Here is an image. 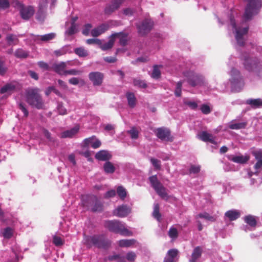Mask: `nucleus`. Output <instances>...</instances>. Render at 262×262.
<instances>
[{
    "instance_id": "43",
    "label": "nucleus",
    "mask_w": 262,
    "mask_h": 262,
    "mask_svg": "<svg viewBox=\"0 0 262 262\" xmlns=\"http://www.w3.org/2000/svg\"><path fill=\"white\" fill-rule=\"evenodd\" d=\"M133 83L135 86H138L140 88L146 89L147 87V85L145 82L140 79H134Z\"/></svg>"
},
{
    "instance_id": "11",
    "label": "nucleus",
    "mask_w": 262,
    "mask_h": 262,
    "mask_svg": "<svg viewBox=\"0 0 262 262\" xmlns=\"http://www.w3.org/2000/svg\"><path fill=\"white\" fill-rule=\"evenodd\" d=\"M155 133L157 137L162 140L170 142L173 141V137L171 136L170 130L167 128H158L156 130Z\"/></svg>"
},
{
    "instance_id": "19",
    "label": "nucleus",
    "mask_w": 262,
    "mask_h": 262,
    "mask_svg": "<svg viewBox=\"0 0 262 262\" xmlns=\"http://www.w3.org/2000/svg\"><path fill=\"white\" fill-rule=\"evenodd\" d=\"M101 145V142L95 139V136L85 139L83 141V146L84 147H88L91 145V147L94 149L99 148Z\"/></svg>"
},
{
    "instance_id": "60",
    "label": "nucleus",
    "mask_w": 262,
    "mask_h": 262,
    "mask_svg": "<svg viewBox=\"0 0 262 262\" xmlns=\"http://www.w3.org/2000/svg\"><path fill=\"white\" fill-rule=\"evenodd\" d=\"M9 0H0V9H6L9 7Z\"/></svg>"
},
{
    "instance_id": "61",
    "label": "nucleus",
    "mask_w": 262,
    "mask_h": 262,
    "mask_svg": "<svg viewBox=\"0 0 262 262\" xmlns=\"http://www.w3.org/2000/svg\"><path fill=\"white\" fill-rule=\"evenodd\" d=\"M86 42L88 44H101V40L98 38H89L86 39Z\"/></svg>"
},
{
    "instance_id": "27",
    "label": "nucleus",
    "mask_w": 262,
    "mask_h": 262,
    "mask_svg": "<svg viewBox=\"0 0 262 262\" xmlns=\"http://www.w3.org/2000/svg\"><path fill=\"white\" fill-rule=\"evenodd\" d=\"M244 222L251 227L255 228L257 224L256 216L249 214L244 217Z\"/></svg>"
},
{
    "instance_id": "42",
    "label": "nucleus",
    "mask_w": 262,
    "mask_h": 262,
    "mask_svg": "<svg viewBox=\"0 0 262 262\" xmlns=\"http://www.w3.org/2000/svg\"><path fill=\"white\" fill-rule=\"evenodd\" d=\"M7 70L8 69L6 66V63H5V60L2 57H0V76H4Z\"/></svg>"
},
{
    "instance_id": "13",
    "label": "nucleus",
    "mask_w": 262,
    "mask_h": 262,
    "mask_svg": "<svg viewBox=\"0 0 262 262\" xmlns=\"http://www.w3.org/2000/svg\"><path fill=\"white\" fill-rule=\"evenodd\" d=\"M19 14L21 18L28 20L34 14L35 10L32 6L24 5L19 10Z\"/></svg>"
},
{
    "instance_id": "18",
    "label": "nucleus",
    "mask_w": 262,
    "mask_h": 262,
    "mask_svg": "<svg viewBox=\"0 0 262 262\" xmlns=\"http://www.w3.org/2000/svg\"><path fill=\"white\" fill-rule=\"evenodd\" d=\"M123 0H114L111 4L108 5L105 8L104 12L106 14H110L115 10H117L121 4Z\"/></svg>"
},
{
    "instance_id": "15",
    "label": "nucleus",
    "mask_w": 262,
    "mask_h": 262,
    "mask_svg": "<svg viewBox=\"0 0 262 262\" xmlns=\"http://www.w3.org/2000/svg\"><path fill=\"white\" fill-rule=\"evenodd\" d=\"M131 212V208L126 205L119 206L113 211V214L120 217L126 216Z\"/></svg>"
},
{
    "instance_id": "22",
    "label": "nucleus",
    "mask_w": 262,
    "mask_h": 262,
    "mask_svg": "<svg viewBox=\"0 0 262 262\" xmlns=\"http://www.w3.org/2000/svg\"><path fill=\"white\" fill-rule=\"evenodd\" d=\"M67 67L66 62H63V61H61L59 63H55L53 66V69L54 72H56L57 74L60 76L64 75L66 76L65 72L67 71L66 69Z\"/></svg>"
},
{
    "instance_id": "24",
    "label": "nucleus",
    "mask_w": 262,
    "mask_h": 262,
    "mask_svg": "<svg viewBox=\"0 0 262 262\" xmlns=\"http://www.w3.org/2000/svg\"><path fill=\"white\" fill-rule=\"evenodd\" d=\"M202 254V248L200 246H196L192 251L191 253V258L190 259L189 262H196L199 257Z\"/></svg>"
},
{
    "instance_id": "41",
    "label": "nucleus",
    "mask_w": 262,
    "mask_h": 262,
    "mask_svg": "<svg viewBox=\"0 0 262 262\" xmlns=\"http://www.w3.org/2000/svg\"><path fill=\"white\" fill-rule=\"evenodd\" d=\"M108 260H117V262H126L124 257L119 254L110 255L108 257Z\"/></svg>"
},
{
    "instance_id": "8",
    "label": "nucleus",
    "mask_w": 262,
    "mask_h": 262,
    "mask_svg": "<svg viewBox=\"0 0 262 262\" xmlns=\"http://www.w3.org/2000/svg\"><path fill=\"white\" fill-rule=\"evenodd\" d=\"M149 180L152 187L154 188L158 194L163 199L167 200L168 198V195L166 192V189L158 180L157 175L150 177Z\"/></svg>"
},
{
    "instance_id": "44",
    "label": "nucleus",
    "mask_w": 262,
    "mask_h": 262,
    "mask_svg": "<svg viewBox=\"0 0 262 262\" xmlns=\"http://www.w3.org/2000/svg\"><path fill=\"white\" fill-rule=\"evenodd\" d=\"M252 155L257 161L256 164H262V151L257 150L252 152Z\"/></svg>"
},
{
    "instance_id": "9",
    "label": "nucleus",
    "mask_w": 262,
    "mask_h": 262,
    "mask_svg": "<svg viewBox=\"0 0 262 262\" xmlns=\"http://www.w3.org/2000/svg\"><path fill=\"white\" fill-rule=\"evenodd\" d=\"M154 21L150 18H145L142 21L137 23L136 26L139 34L141 36H145L152 29Z\"/></svg>"
},
{
    "instance_id": "38",
    "label": "nucleus",
    "mask_w": 262,
    "mask_h": 262,
    "mask_svg": "<svg viewBox=\"0 0 262 262\" xmlns=\"http://www.w3.org/2000/svg\"><path fill=\"white\" fill-rule=\"evenodd\" d=\"M56 36V34L53 32L46 34L40 36V39L43 41H48L53 39Z\"/></svg>"
},
{
    "instance_id": "55",
    "label": "nucleus",
    "mask_w": 262,
    "mask_h": 262,
    "mask_svg": "<svg viewBox=\"0 0 262 262\" xmlns=\"http://www.w3.org/2000/svg\"><path fill=\"white\" fill-rule=\"evenodd\" d=\"M76 32V25L75 23H71V25L69 28L67 30L66 33L69 35H72L75 33Z\"/></svg>"
},
{
    "instance_id": "20",
    "label": "nucleus",
    "mask_w": 262,
    "mask_h": 262,
    "mask_svg": "<svg viewBox=\"0 0 262 262\" xmlns=\"http://www.w3.org/2000/svg\"><path fill=\"white\" fill-rule=\"evenodd\" d=\"M109 28V25L107 23H103L96 28L92 29L91 33L94 37H97L104 33Z\"/></svg>"
},
{
    "instance_id": "21",
    "label": "nucleus",
    "mask_w": 262,
    "mask_h": 262,
    "mask_svg": "<svg viewBox=\"0 0 262 262\" xmlns=\"http://www.w3.org/2000/svg\"><path fill=\"white\" fill-rule=\"evenodd\" d=\"M121 35L120 33H115L113 34L110 37L109 40L108 42H105L104 43H102L101 41V44L99 45L100 48L102 50H107L111 48H112L114 45L115 42V38L116 36H120Z\"/></svg>"
},
{
    "instance_id": "16",
    "label": "nucleus",
    "mask_w": 262,
    "mask_h": 262,
    "mask_svg": "<svg viewBox=\"0 0 262 262\" xmlns=\"http://www.w3.org/2000/svg\"><path fill=\"white\" fill-rule=\"evenodd\" d=\"M95 158L99 161H106L105 164H112L109 161L112 157L111 152L107 150H100L95 155Z\"/></svg>"
},
{
    "instance_id": "50",
    "label": "nucleus",
    "mask_w": 262,
    "mask_h": 262,
    "mask_svg": "<svg viewBox=\"0 0 262 262\" xmlns=\"http://www.w3.org/2000/svg\"><path fill=\"white\" fill-rule=\"evenodd\" d=\"M66 76L67 75H80L82 74V71H79V70H75V69H72V70H67L65 72Z\"/></svg>"
},
{
    "instance_id": "28",
    "label": "nucleus",
    "mask_w": 262,
    "mask_h": 262,
    "mask_svg": "<svg viewBox=\"0 0 262 262\" xmlns=\"http://www.w3.org/2000/svg\"><path fill=\"white\" fill-rule=\"evenodd\" d=\"M79 129V127L75 126L70 130H68L62 133L61 137L62 138H72L78 133Z\"/></svg>"
},
{
    "instance_id": "10",
    "label": "nucleus",
    "mask_w": 262,
    "mask_h": 262,
    "mask_svg": "<svg viewBox=\"0 0 262 262\" xmlns=\"http://www.w3.org/2000/svg\"><path fill=\"white\" fill-rule=\"evenodd\" d=\"M230 75L231 76L230 82L232 88L235 89L236 88L243 86L244 81L238 70L233 68L231 70Z\"/></svg>"
},
{
    "instance_id": "52",
    "label": "nucleus",
    "mask_w": 262,
    "mask_h": 262,
    "mask_svg": "<svg viewBox=\"0 0 262 262\" xmlns=\"http://www.w3.org/2000/svg\"><path fill=\"white\" fill-rule=\"evenodd\" d=\"M127 133L130 135L133 139H137L139 137V132L134 127H133L130 130H128Z\"/></svg>"
},
{
    "instance_id": "63",
    "label": "nucleus",
    "mask_w": 262,
    "mask_h": 262,
    "mask_svg": "<svg viewBox=\"0 0 262 262\" xmlns=\"http://www.w3.org/2000/svg\"><path fill=\"white\" fill-rule=\"evenodd\" d=\"M57 110L59 114L61 115H64L67 114V110L62 104H58Z\"/></svg>"
},
{
    "instance_id": "62",
    "label": "nucleus",
    "mask_w": 262,
    "mask_h": 262,
    "mask_svg": "<svg viewBox=\"0 0 262 262\" xmlns=\"http://www.w3.org/2000/svg\"><path fill=\"white\" fill-rule=\"evenodd\" d=\"M92 27V26L91 24H86L84 25V28L82 30V33L85 36H87L89 34L90 30L91 28Z\"/></svg>"
},
{
    "instance_id": "47",
    "label": "nucleus",
    "mask_w": 262,
    "mask_h": 262,
    "mask_svg": "<svg viewBox=\"0 0 262 262\" xmlns=\"http://www.w3.org/2000/svg\"><path fill=\"white\" fill-rule=\"evenodd\" d=\"M179 253V250L177 249H171L168 251L167 255L168 257L169 258H172L174 259V258L177 257Z\"/></svg>"
},
{
    "instance_id": "17",
    "label": "nucleus",
    "mask_w": 262,
    "mask_h": 262,
    "mask_svg": "<svg viewBox=\"0 0 262 262\" xmlns=\"http://www.w3.org/2000/svg\"><path fill=\"white\" fill-rule=\"evenodd\" d=\"M198 136H199V139L205 142H210L214 145L216 144V142L214 140L215 137L206 131H203L200 133L198 135Z\"/></svg>"
},
{
    "instance_id": "14",
    "label": "nucleus",
    "mask_w": 262,
    "mask_h": 262,
    "mask_svg": "<svg viewBox=\"0 0 262 262\" xmlns=\"http://www.w3.org/2000/svg\"><path fill=\"white\" fill-rule=\"evenodd\" d=\"M248 31V27L241 29H236L235 37L238 45L239 46H244L245 45V42L243 36L247 33Z\"/></svg>"
},
{
    "instance_id": "30",
    "label": "nucleus",
    "mask_w": 262,
    "mask_h": 262,
    "mask_svg": "<svg viewBox=\"0 0 262 262\" xmlns=\"http://www.w3.org/2000/svg\"><path fill=\"white\" fill-rule=\"evenodd\" d=\"M16 89V86L13 83H7L3 86V88H1L0 89V93L3 94L6 93H10L15 90Z\"/></svg>"
},
{
    "instance_id": "31",
    "label": "nucleus",
    "mask_w": 262,
    "mask_h": 262,
    "mask_svg": "<svg viewBox=\"0 0 262 262\" xmlns=\"http://www.w3.org/2000/svg\"><path fill=\"white\" fill-rule=\"evenodd\" d=\"M70 51V46L66 45L58 50H56L54 51V54L57 57H59V56H62V55H65L67 53H69Z\"/></svg>"
},
{
    "instance_id": "26",
    "label": "nucleus",
    "mask_w": 262,
    "mask_h": 262,
    "mask_svg": "<svg viewBox=\"0 0 262 262\" xmlns=\"http://www.w3.org/2000/svg\"><path fill=\"white\" fill-rule=\"evenodd\" d=\"M246 103L254 109L262 107V100L260 99H248Z\"/></svg>"
},
{
    "instance_id": "2",
    "label": "nucleus",
    "mask_w": 262,
    "mask_h": 262,
    "mask_svg": "<svg viewBox=\"0 0 262 262\" xmlns=\"http://www.w3.org/2000/svg\"><path fill=\"white\" fill-rule=\"evenodd\" d=\"M40 92V90L37 88H29L25 91L26 102L37 110L43 109L44 107L43 101Z\"/></svg>"
},
{
    "instance_id": "53",
    "label": "nucleus",
    "mask_w": 262,
    "mask_h": 262,
    "mask_svg": "<svg viewBox=\"0 0 262 262\" xmlns=\"http://www.w3.org/2000/svg\"><path fill=\"white\" fill-rule=\"evenodd\" d=\"M120 33H121V35L120 36H118V37L120 38V43L121 45L124 46L127 43V34H124L122 32ZM116 37H117V36H116Z\"/></svg>"
},
{
    "instance_id": "12",
    "label": "nucleus",
    "mask_w": 262,
    "mask_h": 262,
    "mask_svg": "<svg viewBox=\"0 0 262 262\" xmlns=\"http://www.w3.org/2000/svg\"><path fill=\"white\" fill-rule=\"evenodd\" d=\"M89 78L94 86H100L103 83L104 75L100 72H91L89 74Z\"/></svg>"
},
{
    "instance_id": "57",
    "label": "nucleus",
    "mask_w": 262,
    "mask_h": 262,
    "mask_svg": "<svg viewBox=\"0 0 262 262\" xmlns=\"http://www.w3.org/2000/svg\"><path fill=\"white\" fill-rule=\"evenodd\" d=\"M6 40L9 45H11L13 41L17 42L18 39L14 35L12 34H9L6 36Z\"/></svg>"
},
{
    "instance_id": "45",
    "label": "nucleus",
    "mask_w": 262,
    "mask_h": 262,
    "mask_svg": "<svg viewBox=\"0 0 262 262\" xmlns=\"http://www.w3.org/2000/svg\"><path fill=\"white\" fill-rule=\"evenodd\" d=\"M168 235L171 238H177L179 236V233L177 229L173 227H171L168 231Z\"/></svg>"
},
{
    "instance_id": "58",
    "label": "nucleus",
    "mask_w": 262,
    "mask_h": 262,
    "mask_svg": "<svg viewBox=\"0 0 262 262\" xmlns=\"http://www.w3.org/2000/svg\"><path fill=\"white\" fill-rule=\"evenodd\" d=\"M201 111L205 115H208L211 112L210 107L207 104H203L201 106Z\"/></svg>"
},
{
    "instance_id": "51",
    "label": "nucleus",
    "mask_w": 262,
    "mask_h": 262,
    "mask_svg": "<svg viewBox=\"0 0 262 262\" xmlns=\"http://www.w3.org/2000/svg\"><path fill=\"white\" fill-rule=\"evenodd\" d=\"M183 81H180L177 84L176 89L175 90V95L177 97H181L182 95V88Z\"/></svg>"
},
{
    "instance_id": "3",
    "label": "nucleus",
    "mask_w": 262,
    "mask_h": 262,
    "mask_svg": "<svg viewBox=\"0 0 262 262\" xmlns=\"http://www.w3.org/2000/svg\"><path fill=\"white\" fill-rule=\"evenodd\" d=\"M84 244L89 248L94 246L99 248H107L111 244L105 236L103 234H96L87 236L84 239Z\"/></svg>"
},
{
    "instance_id": "23",
    "label": "nucleus",
    "mask_w": 262,
    "mask_h": 262,
    "mask_svg": "<svg viewBox=\"0 0 262 262\" xmlns=\"http://www.w3.org/2000/svg\"><path fill=\"white\" fill-rule=\"evenodd\" d=\"M241 215L239 211L236 209H232L227 211L225 213V216L228 218L229 221H232L237 219Z\"/></svg>"
},
{
    "instance_id": "36",
    "label": "nucleus",
    "mask_w": 262,
    "mask_h": 262,
    "mask_svg": "<svg viewBox=\"0 0 262 262\" xmlns=\"http://www.w3.org/2000/svg\"><path fill=\"white\" fill-rule=\"evenodd\" d=\"M117 193L121 200H124L127 195L126 189L122 186L117 188Z\"/></svg>"
},
{
    "instance_id": "59",
    "label": "nucleus",
    "mask_w": 262,
    "mask_h": 262,
    "mask_svg": "<svg viewBox=\"0 0 262 262\" xmlns=\"http://www.w3.org/2000/svg\"><path fill=\"white\" fill-rule=\"evenodd\" d=\"M42 134L50 142H54L55 140L51 137L50 133L45 128L42 129Z\"/></svg>"
},
{
    "instance_id": "7",
    "label": "nucleus",
    "mask_w": 262,
    "mask_h": 262,
    "mask_svg": "<svg viewBox=\"0 0 262 262\" xmlns=\"http://www.w3.org/2000/svg\"><path fill=\"white\" fill-rule=\"evenodd\" d=\"M82 204L84 206L89 208V204L92 207L91 210L93 212L101 211L103 209L102 204L97 199L95 196H86L82 198Z\"/></svg>"
},
{
    "instance_id": "37",
    "label": "nucleus",
    "mask_w": 262,
    "mask_h": 262,
    "mask_svg": "<svg viewBox=\"0 0 262 262\" xmlns=\"http://www.w3.org/2000/svg\"><path fill=\"white\" fill-rule=\"evenodd\" d=\"M247 123L246 122H241L237 123H232L229 125V128L231 129H240L246 127Z\"/></svg>"
},
{
    "instance_id": "6",
    "label": "nucleus",
    "mask_w": 262,
    "mask_h": 262,
    "mask_svg": "<svg viewBox=\"0 0 262 262\" xmlns=\"http://www.w3.org/2000/svg\"><path fill=\"white\" fill-rule=\"evenodd\" d=\"M183 75L191 87L204 85V77L201 75L194 73L193 71L184 72Z\"/></svg>"
},
{
    "instance_id": "54",
    "label": "nucleus",
    "mask_w": 262,
    "mask_h": 262,
    "mask_svg": "<svg viewBox=\"0 0 262 262\" xmlns=\"http://www.w3.org/2000/svg\"><path fill=\"white\" fill-rule=\"evenodd\" d=\"M136 257V254L133 251L128 252L126 255V258L129 261H135Z\"/></svg>"
},
{
    "instance_id": "64",
    "label": "nucleus",
    "mask_w": 262,
    "mask_h": 262,
    "mask_svg": "<svg viewBox=\"0 0 262 262\" xmlns=\"http://www.w3.org/2000/svg\"><path fill=\"white\" fill-rule=\"evenodd\" d=\"M184 103L185 104L187 105L192 110H196V108L198 107L197 103H195V102L185 101Z\"/></svg>"
},
{
    "instance_id": "39",
    "label": "nucleus",
    "mask_w": 262,
    "mask_h": 262,
    "mask_svg": "<svg viewBox=\"0 0 262 262\" xmlns=\"http://www.w3.org/2000/svg\"><path fill=\"white\" fill-rule=\"evenodd\" d=\"M13 234V229L9 227H6L5 228L3 232H2V235L5 238H11Z\"/></svg>"
},
{
    "instance_id": "46",
    "label": "nucleus",
    "mask_w": 262,
    "mask_h": 262,
    "mask_svg": "<svg viewBox=\"0 0 262 262\" xmlns=\"http://www.w3.org/2000/svg\"><path fill=\"white\" fill-rule=\"evenodd\" d=\"M262 169V165H254L253 167V171L249 169L248 174L249 177H251L253 174H256L260 171Z\"/></svg>"
},
{
    "instance_id": "49",
    "label": "nucleus",
    "mask_w": 262,
    "mask_h": 262,
    "mask_svg": "<svg viewBox=\"0 0 262 262\" xmlns=\"http://www.w3.org/2000/svg\"><path fill=\"white\" fill-rule=\"evenodd\" d=\"M53 243L56 246H60L63 244L64 241L60 237L54 235L53 237Z\"/></svg>"
},
{
    "instance_id": "32",
    "label": "nucleus",
    "mask_w": 262,
    "mask_h": 262,
    "mask_svg": "<svg viewBox=\"0 0 262 262\" xmlns=\"http://www.w3.org/2000/svg\"><path fill=\"white\" fill-rule=\"evenodd\" d=\"M136 243L134 239H124L119 241L118 244L120 247H128L133 245Z\"/></svg>"
},
{
    "instance_id": "40",
    "label": "nucleus",
    "mask_w": 262,
    "mask_h": 262,
    "mask_svg": "<svg viewBox=\"0 0 262 262\" xmlns=\"http://www.w3.org/2000/svg\"><path fill=\"white\" fill-rule=\"evenodd\" d=\"M14 56L16 58H27L28 53L21 49H18L15 51Z\"/></svg>"
},
{
    "instance_id": "25",
    "label": "nucleus",
    "mask_w": 262,
    "mask_h": 262,
    "mask_svg": "<svg viewBox=\"0 0 262 262\" xmlns=\"http://www.w3.org/2000/svg\"><path fill=\"white\" fill-rule=\"evenodd\" d=\"M249 156L248 155H239L232 156L230 160L234 163H239V164H244L246 163L249 160Z\"/></svg>"
},
{
    "instance_id": "4",
    "label": "nucleus",
    "mask_w": 262,
    "mask_h": 262,
    "mask_svg": "<svg viewBox=\"0 0 262 262\" xmlns=\"http://www.w3.org/2000/svg\"><path fill=\"white\" fill-rule=\"evenodd\" d=\"M104 226L110 231L120 233L122 235L130 236L132 235V231L126 228L124 225L118 220L106 221Z\"/></svg>"
},
{
    "instance_id": "33",
    "label": "nucleus",
    "mask_w": 262,
    "mask_h": 262,
    "mask_svg": "<svg viewBox=\"0 0 262 262\" xmlns=\"http://www.w3.org/2000/svg\"><path fill=\"white\" fill-rule=\"evenodd\" d=\"M153 216L158 221H160L161 219V214L160 212V205L159 204H155L154 205V211L152 212Z\"/></svg>"
},
{
    "instance_id": "56",
    "label": "nucleus",
    "mask_w": 262,
    "mask_h": 262,
    "mask_svg": "<svg viewBox=\"0 0 262 262\" xmlns=\"http://www.w3.org/2000/svg\"><path fill=\"white\" fill-rule=\"evenodd\" d=\"M103 169L107 173H113L115 170L114 165H104Z\"/></svg>"
},
{
    "instance_id": "29",
    "label": "nucleus",
    "mask_w": 262,
    "mask_h": 262,
    "mask_svg": "<svg viewBox=\"0 0 262 262\" xmlns=\"http://www.w3.org/2000/svg\"><path fill=\"white\" fill-rule=\"evenodd\" d=\"M129 106L134 108L136 105V98L134 93L128 92L126 95Z\"/></svg>"
},
{
    "instance_id": "34",
    "label": "nucleus",
    "mask_w": 262,
    "mask_h": 262,
    "mask_svg": "<svg viewBox=\"0 0 262 262\" xmlns=\"http://www.w3.org/2000/svg\"><path fill=\"white\" fill-rule=\"evenodd\" d=\"M74 53L79 57H86L88 51L83 47L76 48L74 49Z\"/></svg>"
},
{
    "instance_id": "48",
    "label": "nucleus",
    "mask_w": 262,
    "mask_h": 262,
    "mask_svg": "<svg viewBox=\"0 0 262 262\" xmlns=\"http://www.w3.org/2000/svg\"><path fill=\"white\" fill-rule=\"evenodd\" d=\"M161 72L157 66H154L151 77L156 79H159L161 77Z\"/></svg>"
},
{
    "instance_id": "5",
    "label": "nucleus",
    "mask_w": 262,
    "mask_h": 262,
    "mask_svg": "<svg viewBox=\"0 0 262 262\" xmlns=\"http://www.w3.org/2000/svg\"><path fill=\"white\" fill-rule=\"evenodd\" d=\"M247 4L243 15L245 21L251 19L252 16L257 14L261 7V0H246Z\"/></svg>"
},
{
    "instance_id": "35",
    "label": "nucleus",
    "mask_w": 262,
    "mask_h": 262,
    "mask_svg": "<svg viewBox=\"0 0 262 262\" xmlns=\"http://www.w3.org/2000/svg\"><path fill=\"white\" fill-rule=\"evenodd\" d=\"M195 217L205 219L211 222H214L215 221V218L214 216L210 215L208 212L200 213L198 215H196Z\"/></svg>"
},
{
    "instance_id": "1",
    "label": "nucleus",
    "mask_w": 262,
    "mask_h": 262,
    "mask_svg": "<svg viewBox=\"0 0 262 262\" xmlns=\"http://www.w3.org/2000/svg\"><path fill=\"white\" fill-rule=\"evenodd\" d=\"M241 60L244 68L248 72H253L258 76H262V63L256 56H251L247 53H243Z\"/></svg>"
}]
</instances>
